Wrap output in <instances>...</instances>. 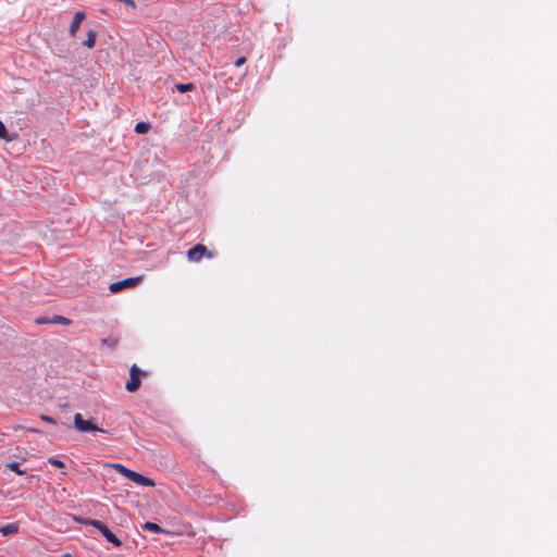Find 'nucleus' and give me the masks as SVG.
<instances>
[{
  "mask_svg": "<svg viewBox=\"0 0 557 557\" xmlns=\"http://www.w3.org/2000/svg\"><path fill=\"white\" fill-rule=\"evenodd\" d=\"M107 466L113 468L116 472L128 479L129 481L134 482L137 485L141 486H154L156 483L152 479L147 478L136 471H133L125 466L121 463H108Z\"/></svg>",
  "mask_w": 557,
  "mask_h": 557,
  "instance_id": "1",
  "label": "nucleus"
},
{
  "mask_svg": "<svg viewBox=\"0 0 557 557\" xmlns=\"http://www.w3.org/2000/svg\"><path fill=\"white\" fill-rule=\"evenodd\" d=\"M205 257L208 259H212L214 257V252L209 250L202 244H197L187 251V259L190 262H200Z\"/></svg>",
  "mask_w": 557,
  "mask_h": 557,
  "instance_id": "2",
  "label": "nucleus"
},
{
  "mask_svg": "<svg viewBox=\"0 0 557 557\" xmlns=\"http://www.w3.org/2000/svg\"><path fill=\"white\" fill-rule=\"evenodd\" d=\"M73 422H74V428L81 433H87V432L106 433L104 430H102V429L98 428L96 424H94L91 420H84V418L81 413L74 414Z\"/></svg>",
  "mask_w": 557,
  "mask_h": 557,
  "instance_id": "3",
  "label": "nucleus"
},
{
  "mask_svg": "<svg viewBox=\"0 0 557 557\" xmlns=\"http://www.w3.org/2000/svg\"><path fill=\"white\" fill-rule=\"evenodd\" d=\"M146 375L145 372H143L137 364H133L129 369V377L125 384V388L129 393H134L139 389L140 387V376Z\"/></svg>",
  "mask_w": 557,
  "mask_h": 557,
  "instance_id": "4",
  "label": "nucleus"
},
{
  "mask_svg": "<svg viewBox=\"0 0 557 557\" xmlns=\"http://www.w3.org/2000/svg\"><path fill=\"white\" fill-rule=\"evenodd\" d=\"M143 281V276L127 277L122 281L110 284L109 290L111 293H119L126 288H134Z\"/></svg>",
  "mask_w": 557,
  "mask_h": 557,
  "instance_id": "5",
  "label": "nucleus"
},
{
  "mask_svg": "<svg viewBox=\"0 0 557 557\" xmlns=\"http://www.w3.org/2000/svg\"><path fill=\"white\" fill-rule=\"evenodd\" d=\"M86 15L84 12L78 11L75 13L74 18L70 26V35L74 37L81 26V23L85 20Z\"/></svg>",
  "mask_w": 557,
  "mask_h": 557,
  "instance_id": "6",
  "label": "nucleus"
},
{
  "mask_svg": "<svg viewBox=\"0 0 557 557\" xmlns=\"http://www.w3.org/2000/svg\"><path fill=\"white\" fill-rule=\"evenodd\" d=\"M81 522L97 528L102 533L103 536L107 535V533H109V531H110L108 529V527L103 522H101L100 520H95V519L87 520L86 519V520H81Z\"/></svg>",
  "mask_w": 557,
  "mask_h": 557,
  "instance_id": "7",
  "label": "nucleus"
},
{
  "mask_svg": "<svg viewBox=\"0 0 557 557\" xmlns=\"http://www.w3.org/2000/svg\"><path fill=\"white\" fill-rule=\"evenodd\" d=\"M20 525L17 522L8 523L0 527V533L3 536L15 534L18 532Z\"/></svg>",
  "mask_w": 557,
  "mask_h": 557,
  "instance_id": "8",
  "label": "nucleus"
},
{
  "mask_svg": "<svg viewBox=\"0 0 557 557\" xmlns=\"http://www.w3.org/2000/svg\"><path fill=\"white\" fill-rule=\"evenodd\" d=\"M97 34L95 30H89L87 39L83 41V45L89 49L95 47Z\"/></svg>",
  "mask_w": 557,
  "mask_h": 557,
  "instance_id": "9",
  "label": "nucleus"
},
{
  "mask_svg": "<svg viewBox=\"0 0 557 557\" xmlns=\"http://www.w3.org/2000/svg\"><path fill=\"white\" fill-rule=\"evenodd\" d=\"M49 323L50 324H61V325H70L72 322L70 319L63 317V315H53L50 320H49Z\"/></svg>",
  "mask_w": 557,
  "mask_h": 557,
  "instance_id": "10",
  "label": "nucleus"
},
{
  "mask_svg": "<svg viewBox=\"0 0 557 557\" xmlns=\"http://www.w3.org/2000/svg\"><path fill=\"white\" fill-rule=\"evenodd\" d=\"M144 530L156 532V533H165V531L157 523L154 522H146L144 524Z\"/></svg>",
  "mask_w": 557,
  "mask_h": 557,
  "instance_id": "11",
  "label": "nucleus"
},
{
  "mask_svg": "<svg viewBox=\"0 0 557 557\" xmlns=\"http://www.w3.org/2000/svg\"><path fill=\"white\" fill-rule=\"evenodd\" d=\"M151 125L148 122H139L135 126V132L137 134H146L149 132Z\"/></svg>",
  "mask_w": 557,
  "mask_h": 557,
  "instance_id": "12",
  "label": "nucleus"
},
{
  "mask_svg": "<svg viewBox=\"0 0 557 557\" xmlns=\"http://www.w3.org/2000/svg\"><path fill=\"white\" fill-rule=\"evenodd\" d=\"M104 537L107 539L108 542L112 543L116 547L122 545L121 541L111 531H109V533H107V535H104Z\"/></svg>",
  "mask_w": 557,
  "mask_h": 557,
  "instance_id": "13",
  "label": "nucleus"
},
{
  "mask_svg": "<svg viewBox=\"0 0 557 557\" xmlns=\"http://www.w3.org/2000/svg\"><path fill=\"white\" fill-rule=\"evenodd\" d=\"M176 89L180 91V92H186V91H191L195 89V85L193 83H188V84H177L176 85Z\"/></svg>",
  "mask_w": 557,
  "mask_h": 557,
  "instance_id": "14",
  "label": "nucleus"
},
{
  "mask_svg": "<svg viewBox=\"0 0 557 557\" xmlns=\"http://www.w3.org/2000/svg\"><path fill=\"white\" fill-rule=\"evenodd\" d=\"M7 468L10 469L11 471H14L18 475L25 474V471L21 470L20 465L15 461L9 462L7 465Z\"/></svg>",
  "mask_w": 557,
  "mask_h": 557,
  "instance_id": "15",
  "label": "nucleus"
},
{
  "mask_svg": "<svg viewBox=\"0 0 557 557\" xmlns=\"http://www.w3.org/2000/svg\"><path fill=\"white\" fill-rule=\"evenodd\" d=\"M48 461H49V463H51L52 466H54L57 468H64V462L59 459L49 458Z\"/></svg>",
  "mask_w": 557,
  "mask_h": 557,
  "instance_id": "16",
  "label": "nucleus"
},
{
  "mask_svg": "<svg viewBox=\"0 0 557 557\" xmlns=\"http://www.w3.org/2000/svg\"><path fill=\"white\" fill-rule=\"evenodd\" d=\"M0 138L8 139V131L4 126V124L2 123V121H0Z\"/></svg>",
  "mask_w": 557,
  "mask_h": 557,
  "instance_id": "17",
  "label": "nucleus"
},
{
  "mask_svg": "<svg viewBox=\"0 0 557 557\" xmlns=\"http://www.w3.org/2000/svg\"><path fill=\"white\" fill-rule=\"evenodd\" d=\"M40 419L42 421H46V422L51 423V424H55L57 423V421L52 417H49V416H46V414H40Z\"/></svg>",
  "mask_w": 557,
  "mask_h": 557,
  "instance_id": "18",
  "label": "nucleus"
},
{
  "mask_svg": "<svg viewBox=\"0 0 557 557\" xmlns=\"http://www.w3.org/2000/svg\"><path fill=\"white\" fill-rule=\"evenodd\" d=\"M246 63V58L243 57V58H239L235 61V66L236 67H240L242 65H244Z\"/></svg>",
  "mask_w": 557,
  "mask_h": 557,
  "instance_id": "19",
  "label": "nucleus"
},
{
  "mask_svg": "<svg viewBox=\"0 0 557 557\" xmlns=\"http://www.w3.org/2000/svg\"><path fill=\"white\" fill-rule=\"evenodd\" d=\"M49 320H50V319H46V318H38V319H36V321H35V322H36V324H47V323H49Z\"/></svg>",
  "mask_w": 557,
  "mask_h": 557,
  "instance_id": "20",
  "label": "nucleus"
},
{
  "mask_svg": "<svg viewBox=\"0 0 557 557\" xmlns=\"http://www.w3.org/2000/svg\"><path fill=\"white\" fill-rule=\"evenodd\" d=\"M102 344H103V345L111 346V347H114V346H115V342H114V341H110V339H108V338L102 339Z\"/></svg>",
  "mask_w": 557,
  "mask_h": 557,
  "instance_id": "21",
  "label": "nucleus"
}]
</instances>
